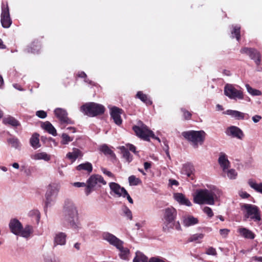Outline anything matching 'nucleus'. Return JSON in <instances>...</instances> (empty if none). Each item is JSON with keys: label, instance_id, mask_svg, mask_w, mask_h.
<instances>
[{"label": "nucleus", "instance_id": "nucleus-1", "mask_svg": "<svg viewBox=\"0 0 262 262\" xmlns=\"http://www.w3.org/2000/svg\"><path fill=\"white\" fill-rule=\"evenodd\" d=\"M221 194L222 191L220 189L212 186L209 190H197L193 196V201L194 203L200 205L206 204L212 205L214 204L215 200H217Z\"/></svg>", "mask_w": 262, "mask_h": 262}, {"label": "nucleus", "instance_id": "nucleus-2", "mask_svg": "<svg viewBox=\"0 0 262 262\" xmlns=\"http://www.w3.org/2000/svg\"><path fill=\"white\" fill-rule=\"evenodd\" d=\"M64 220L70 224V226L76 230L81 228L78 222V212L75 204L69 199L64 201L63 208Z\"/></svg>", "mask_w": 262, "mask_h": 262}, {"label": "nucleus", "instance_id": "nucleus-3", "mask_svg": "<svg viewBox=\"0 0 262 262\" xmlns=\"http://www.w3.org/2000/svg\"><path fill=\"white\" fill-rule=\"evenodd\" d=\"M102 238L107 241L110 245L115 247L119 251L120 257L124 260L128 259L129 250L126 247H124V242L116 236L109 232H104L102 234Z\"/></svg>", "mask_w": 262, "mask_h": 262}, {"label": "nucleus", "instance_id": "nucleus-4", "mask_svg": "<svg viewBox=\"0 0 262 262\" xmlns=\"http://www.w3.org/2000/svg\"><path fill=\"white\" fill-rule=\"evenodd\" d=\"M80 111L89 117H96L103 115L106 108L101 104L95 102H87L81 106Z\"/></svg>", "mask_w": 262, "mask_h": 262}, {"label": "nucleus", "instance_id": "nucleus-5", "mask_svg": "<svg viewBox=\"0 0 262 262\" xmlns=\"http://www.w3.org/2000/svg\"><path fill=\"white\" fill-rule=\"evenodd\" d=\"M9 226L12 233L25 238L29 237L33 232L32 226L28 225L23 228L21 223L16 219L10 220Z\"/></svg>", "mask_w": 262, "mask_h": 262}, {"label": "nucleus", "instance_id": "nucleus-6", "mask_svg": "<svg viewBox=\"0 0 262 262\" xmlns=\"http://www.w3.org/2000/svg\"><path fill=\"white\" fill-rule=\"evenodd\" d=\"M182 136L191 143L194 148H197L199 144L202 145L204 141L206 134L203 130H190L184 132Z\"/></svg>", "mask_w": 262, "mask_h": 262}, {"label": "nucleus", "instance_id": "nucleus-7", "mask_svg": "<svg viewBox=\"0 0 262 262\" xmlns=\"http://www.w3.org/2000/svg\"><path fill=\"white\" fill-rule=\"evenodd\" d=\"M133 129L138 137L145 141H149V138L151 137L157 140L159 142H160V139L158 137H156L153 132L150 130L141 121L138 122V125L134 126Z\"/></svg>", "mask_w": 262, "mask_h": 262}, {"label": "nucleus", "instance_id": "nucleus-8", "mask_svg": "<svg viewBox=\"0 0 262 262\" xmlns=\"http://www.w3.org/2000/svg\"><path fill=\"white\" fill-rule=\"evenodd\" d=\"M60 187V184L58 182L52 183L48 185L45 195V204L47 207L50 206L52 203L55 202Z\"/></svg>", "mask_w": 262, "mask_h": 262}, {"label": "nucleus", "instance_id": "nucleus-9", "mask_svg": "<svg viewBox=\"0 0 262 262\" xmlns=\"http://www.w3.org/2000/svg\"><path fill=\"white\" fill-rule=\"evenodd\" d=\"M242 209L245 210L244 214L245 218H250L255 222L261 220L260 211L257 206L250 204H244L242 206Z\"/></svg>", "mask_w": 262, "mask_h": 262}, {"label": "nucleus", "instance_id": "nucleus-10", "mask_svg": "<svg viewBox=\"0 0 262 262\" xmlns=\"http://www.w3.org/2000/svg\"><path fill=\"white\" fill-rule=\"evenodd\" d=\"M224 94L229 98H243V89L237 85L227 83L224 86Z\"/></svg>", "mask_w": 262, "mask_h": 262}, {"label": "nucleus", "instance_id": "nucleus-11", "mask_svg": "<svg viewBox=\"0 0 262 262\" xmlns=\"http://www.w3.org/2000/svg\"><path fill=\"white\" fill-rule=\"evenodd\" d=\"M1 9V22L2 26L4 28H9L12 23V20L10 17L8 2H6V4L2 2Z\"/></svg>", "mask_w": 262, "mask_h": 262}, {"label": "nucleus", "instance_id": "nucleus-12", "mask_svg": "<svg viewBox=\"0 0 262 262\" xmlns=\"http://www.w3.org/2000/svg\"><path fill=\"white\" fill-rule=\"evenodd\" d=\"M241 53L242 54H246L253 60H255V62L257 66H259L261 63V55L260 53L256 49L251 48L244 47L241 49Z\"/></svg>", "mask_w": 262, "mask_h": 262}, {"label": "nucleus", "instance_id": "nucleus-13", "mask_svg": "<svg viewBox=\"0 0 262 262\" xmlns=\"http://www.w3.org/2000/svg\"><path fill=\"white\" fill-rule=\"evenodd\" d=\"M56 117L59 120L61 124H73L72 121L68 117V113L65 110L61 108H57L54 110Z\"/></svg>", "mask_w": 262, "mask_h": 262}, {"label": "nucleus", "instance_id": "nucleus-14", "mask_svg": "<svg viewBox=\"0 0 262 262\" xmlns=\"http://www.w3.org/2000/svg\"><path fill=\"white\" fill-rule=\"evenodd\" d=\"M123 111L121 108L117 106H113L110 108V116L113 119L114 123L117 125H120L122 123L121 115Z\"/></svg>", "mask_w": 262, "mask_h": 262}, {"label": "nucleus", "instance_id": "nucleus-15", "mask_svg": "<svg viewBox=\"0 0 262 262\" xmlns=\"http://www.w3.org/2000/svg\"><path fill=\"white\" fill-rule=\"evenodd\" d=\"M177 210L173 207L167 208L165 209L164 218L165 220L166 226L171 224L174 221L177 217Z\"/></svg>", "mask_w": 262, "mask_h": 262}, {"label": "nucleus", "instance_id": "nucleus-16", "mask_svg": "<svg viewBox=\"0 0 262 262\" xmlns=\"http://www.w3.org/2000/svg\"><path fill=\"white\" fill-rule=\"evenodd\" d=\"M226 134L228 136L236 138L238 139H242L244 136L243 131L238 127L231 126L227 128Z\"/></svg>", "mask_w": 262, "mask_h": 262}, {"label": "nucleus", "instance_id": "nucleus-17", "mask_svg": "<svg viewBox=\"0 0 262 262\" xmlns=\"http://www.w3.org/2000/svg\"><path fill=\"white\" fill-rule=\"evenodd\" d=\"M223 114L229 115L236 120H247L249 118L248 114L235 110H228L224 112Z\"/></svg>", "mask_w": 262, "mask_h": 262}, {"label": "nucleus", "instance_id": "nucleus-18", "mask_svg": "<svg viewBox=\"0 0 262 262\" xmlns=\"http://www.w3.org/2000/svg\"><path fill=\"white\" fill-rule=\"evenodd\" d=\"M86 183H89L91 186L94 188L96 186L99 184L105 185L106 182L101 176L93 174L89 178Z\"/></svg>", "mask_w": 262, "mask_h": 262}, {"label": "nucleus", "instance_id": "nucleus-19", "mask_svg": "<svg viewBox=\"0 0 262 262\" xmlns=\"http://www.w3.org/2000/svg\"><path fill=\"white\" fill-rule=\"evenodd\" d=\"M67 234L62 232L56 233L54 237V246H63L66 243Z\"/></svg>", "mask_w": 262, "mask_h": 262}, {"label": "nucleus", "instance_id": "nucleus-20", "mask_svg": "<svg viewBox=\"0 0 262 262\" xmlns=\"http://www.w3.org/2000/svg\"><path fill=\"white\" fill-rule=\"evenodd\" d=\"M41 49L40 42L38 39L34 40L31 44L27 47L26 51L27 53H32L33 54L38 53Z\"/></svg>", "mask_w": 262, "mask_h": 262}, {"label": "nucleus", "instance_id": "nucleus-21", "mask_svg": "<svg viewBox=\"0 0 262 262\" xmlns=\"http://www.w3.org/2000/svg\"><path fill=\"white\" fill-rule=\"evenodd\" d=\"M110 188L112 192H113L118 196L120 197L123 195L125 191V189L115 182H111L109 183Z\"/></svg>", "mask_w": 262, "mask_h": 262}, {"label": "nucleus", "instance_id": "nucleus-22", "mask_svg": "<svg viewBox=\"0 0 262 262\" xmlns=\"http://www.w3.org/2000/svg\"><path fill=\"white\" fill-rule=\"evenodd\" d=\"M218 162L223 169V172H226L230 167V162L227 159V155L224 152H221L218 159Z\"/></svg>", "mask_w": 262, "mask_h": 262}, {"label": "nucleus", "instance_id": "nucleus-23", "mask_svg": "<svg viewBox=\"0 0 262 262\" xmlns=\"http://www.w3.org/2000/svg\"><path fill=\"white\" fill-rule=\"evenodd\" d=\"M3 123L5 125H9L14 127H17L20 125V122L13 116L8 115L3 119Z\"/></svg>", "mask_w": 262, "mask_h": 262}, {"label": "nucleus", "instance_id": "nucleus-24", "mask_svg": "<svg viewBox=\"0 0 262 262\" xmlns=\"http://www.w3.org/2000/svg\"><path fill=\"white\" fill-rule=\"evenodd\" d=\"M174 199L181 205L191 206V203L187 199L185 195L181 193H176L174 194Z\"/></svg>", "mask_w": 262, "mask_h": 262}, {"label": "nucleus", "instance_id": "nucleus-25", "mask_svg": "<svg viewBox=\"0 0 262 262\" xmlns=\"http://www.w3.org/2000/svg\"><path fill=\"white\" fill-rule=\"evenodd\" d=\"M238 232L246 238L252 239L255 237V234L251 230L246 228L241 227L238 228Z\"/></svg>", "mask_w": 262, "mask_h": 262}, {"label": "nucleus", "instance_id": "nucleus-26", "mask_svg": "<svg viewBox=\"0 0 262 262\" xmlns=\"http://www.w3.org/2000/svg\"><path fill=\"white\" fill-rule=\"evenodd\" d=\"M39 135L38 134L34 133L30 139V143L31 146L34 149H37L41 146L39 139Z\"/></svg>", "mask_w": 262, "mask_h": 262}, {"label": "nucleus", "instance_id": "nucleus-27", "mask_svg": "<svg viewBox=\"0 0 262 262\" xmlns=\"http://www.w3.org/2000/svg\"><path fill=\"white\" fill-rule=\"evenodd\" d=\"M198 223V219L191 215L184 216L183 220V225L186 227L194 225Z\"/></svg>", "mask_w": 262, "mask_h": 262}, {"label": "nucleus", "instance_id": "nucleus-28", "mask_svg": "<svg viewBox=\"0 0 262 262\" xmlns=\"http://www.w3.org/2000/svg\"><path fill=\"white\" fill-rule=\"evenodd\" d=\"M41 127L53 136H56L57 135L56 129L50 122L46 121L44 122L41 125Z\"/></svg>", "mask_w": 262, "mask_h": 262}, {"label": "nucleus", "instance_id": "nucleus-29", "mask_svg": "<svg viewBox=\"0 0 262 262\" xmlns=\"http://www.w3.org/2000/svg\"><path fill=\"white\" fill-rule=\"evenodd\" d=\"M31 158L35 160H43L45 161H49L51 159V156L45 152L35 154Z\"/></svg>", "mask_w": 262, "mask_h": 262}, {"label": "nucleus", "instance_id": "nucleus-30", "mask_svg": "<svg viewBox=\"0 0 262 262\" xmlns=\"http://www.w3.org/2000/svg\"><path fill=\"white\" fill-rule=\"evenodd\" d=\"M248 184L251 188L262 194V183L258 184L255 180L250 179L248 180Z\"/></svg>", "mask_w": 262, "mask_h": 262}, {"label": "nucleus", "instance_id": "nucleus-31", "mask_svg": "<svg viewBox=\"0 0 262 262\" xmlns=\"http://www.w3.org/2000/svg\"><path fill=\"white\" fill-rule=\"evenodd\" d=\"M194 170L193 166L190 163L185 164L181 170V172L183 174L186 175L188 177H190Z\"/></svg>", "mask_w": 262, "mask_h": 262}, {"label": "nucleus", "instance_id": "nucleus-32", "mask_svg": "<svg viewBox=\"0 0 262 262\" xmlns=\"http://www.w3.org/2000/svg\"><path fill=\"white\" fill-rule=\"evenodd\" d=\"M81 156V151L79 149L74 148L72 152H69L67 154V157L72 160V161H75L76 159L79 157Z\"/></svg>", "mask_w": 262, "mask_h": 262}, {"label": "nucleus", "instance_id": "nucleus-33", "mask_svg": "<svg viewBox=\"0 0 262 262\" xmlns=\"http://www.w3.org/2000/svg\"><path fill=\"white\" fill-rule=\"evenodd\" d=\"M77 170H84L87 171L89 173L92 171L93 166L91 163L90 162H85L82 163L78 165L76 167Z\"/></svg>", "mask_w": 262, "mask_h": 262}, {"label": "nucleus", "instance_id": "nucleus-34", "mask_svg": "<svg viewBox=\"0 0 262 262\" xmlns=\"http://www.w3.org/2000/svg\"><path fill=\"white\" fill-rule=\"evenodd\" d=\"M7 142L12 147L15 149H20L21 143L18 138L15 137L9 138L7 140Z\"/></svg>", "mask_w": 262, "mask_h": 262}, {"label": "nucleus", "instance_id": "nucleus-35", "mask_svg": "<svg viewBox=\"0 0 262 262\" xmlns=\"http://www.w3.org/2000/svg\"><path fill=\"white\" fill-rule=\"evenodd\" d=\"M148 262V258L142 252L137 251L136 253V256L133 259V262Z\"/></svg>", "mask_w": 262, "mask_h": 262}, {"label": "nucleus", "instance_id": "nucleus-36", "mask_svg": "<svg viewBox=\"0 0 262 262\" xmlns=\"http://www.w3.org/2000/svg\"><path fill=\"white\" fill-rule=\"evenodd\" d=\"M121 153L123 157L128 162H130L132 160V157L130 154L125 146H121L120 147Z\"/></svg>", "mask_w": 262, "mask_h": 262}, {"label": "nucleus", "instance_id": "nucleus-37", "mask_svg": "<svg viewBox=\"0 0 262 262\" xmlns=\"http://www.w3.org/2000/svg\"><path fill=\"white\" fill-rule=\"evenodd\" d=\"M246 87L248 92L253 96H260L261 95V91L252 88L249 84H247Z\"/></svg>", "mask_w": 262, "mask_h": 262}, {"label": "nucleus", "instance_id": "nucleus-38", "mask_svg": "<svg viewBox=\"0 0 262 262\" xmlns=\"http://www.w3.org/2000/svg\"><path fill=\"white\" fill-rule=\"evenodd\" d=\"M232 37H235L237 41L241 39V27L238 26H234L233 30L231 31Z\"/></svg>", "mask_w": 262, "mask_h": 262}, {"label": "nucleus", "instance_id": "nucleus-39", "mask_svg": "<svg viewBox=\"0 0 262 262\" xmlns=\"http://www.w3.org/2000/svg\"><path fill=\"white\" fill-rule=\"evenodd\" d=\"M100 150L105 155H112L114 154L113 151L106 144L102 145L100 148Z\"/></svg>", "mask_w": 262, "mask_h": 262}, {"label": "nucleus", "instance_id": "nucleus-40", "mask_svg": "<svg viewBox=\"0 0 262 262\" xmlns=\"http://www.w3.org/2000/svg\"><path fill=\"white\" fill-rule=\"evenodd\" d=\"M224 172L227 173V177L230 179H235L237 176V173L235 170L233 169H230L229 170L227 169L226 171Z\"/></svg>", "mask_w": 262, "mask_h": 262}, {"label": "nucleus", "instance_id": "nucleus-41", "mask_svg": "<svg viewBox=\"0 0 262 262\" xmlns=\"http://www.w3.org/2000/svg\"><path fill=\"white\" fill-rule=\"evenodd\" d=\"M128 182L130 185H137L140 183H141V181L139 179L136 178L135 176H130L128 178Z\"/></svg>", "mask_w": 262, "mask_h": 262}, {"label": "nucleus", "instance_id": "nucleus-42", "mask_svg": "<svg viewBox=\"0 0 262 262\" xmlns=\"http://www.w3.org/2000/svg\"><path fill=\"white\" fill-rule=\"evenodd\" d=\"M123 215L127 217L128 219L132 220L133 219L132 213L130 210L127 207L124 206L122 208Z\"/></svg>", "mask_w": 262, "mask_h": 262}, {"label": "nucleus", "instance_id": "nucleus-43", "mask_svg": "<svg viewBox=\"0 0 262 262\" xmlns=\"http://www.w3.org/2000/svg\"><path fill=\"white\" fill-rule=\"evenodd\" d=\"M61 138V143L64 145L68 144L70 142L73 140L72 138L65 133L62 134Z\"/></svg>", "mask_w": 262, "mask_h": 262}, {"label": "nucleus", "instance_id": "nucleus-44", "mask_svg": "<svg viewBox=\"0 0 262 262\" xmlns=\"http://www.w3.org/2000/svg\"><path fill=\"white\" fill-rule=\"evenodd\" d=\"M204 237V235L202 233H197L192 235L189 238V242L197 241L199 239H202Z\"/></svg>", "mask_w": 262, "mask_h": 262}, {"label": "nucleus", "instance_id": "nucleus-45", "mask_svg": "<svg viewBox=\"0 0 262 262\" xmlns=\"http://www.w3.org/2000/svg\"><path fill=\"white\" fill-rule=\"evenodd\" d=\"M168 226H169L170 228H175L176 230L178 231L181 230V225L179 221L175 222L174 221L172 222V223H171V224H169Z\"/></svg>", "mask_w": 262, "mask_h": 262}, {"label": "nucleus", "instance_id": "nucleus-46", "mask_svg": "<svg viewBox=\"0 0 262 262\" xmlns=\"http://www.w3.org/2000/svg\"><path fill=\"white\" fill-rule=\"evenodd\" d=\"M181 111L183 113V117L186 120H189L191 117V114L186 110L184 108H181Z\"/></svg>", "mask_w": 262, "mask_h": 262}, {"label": "nucleus", "instance_id": "nucleus-47", "mask_svg": "<svg viewBox=\"0 0 262 262\" xmlns=\"http://www.w3.org/2000/svg\"><path fill=\"white\" fill-rule=\"evenodd\" d=\"M203 211L209 217H212L213 216V213L212 209L209 207H205L203 209Z\"/></svg>", "mask_w": 262, "mask_h": 262}, {"label": "nucleus", "instance_id": "nucleus-48", "mask_svg": "<svg viewBox=\"0 0 262 262\" xmlns=\"http://www.w3.org/2000/svg\"><path fill=\"white\" fill-rule=\"evenodd\" d=\"M86 187L84 190L85 194L86 196L89 195L94 190V187L91 186L89 183H86Z\"/></svg>", "mask_w": 262, "mask_h": 262}, {"label": "nucleus", "instance_id": "nucleus-49", "mask_svg": "<svg viewBox=\"0 0 262 262\" xmlns=\"http://www.w3.org/2000/svg\"><path fill=\"white\" fill-rule=\"evenodd\" d=\"M206 254L210 255H216L217 253L215 248L213 247H210L207 250Z\"/></svg>", "mask_w": 262, "mask_h": 262}, {"label": "nucleus", "instance_id": "nucleus-50", "mask_svg": "<svg viewBox=\"0 0 262 262\" xmlns=\"http://www.w3.org/2000/svg\"><path fill=\"white\" fill-rule=\"evenodd\" d=\"M36 115L37 117L40 118H45L47 117V113L43 111H38L36 113Z\"/></svg>", "mask_w": 262, "mask_h": 262}, {"label": "nucleus", "instance_id": "nucleus-51", "mask_svg": "<svg viewBox=\"0 0 262 262\" xmlns=\"http://www.w3.org/2000/svg\"><path fill=\"white\" fill-rule=\"evenodd\" d=\"M29 214H30V215H31V216L34 215L36 217L37 221V222L39 221V220L40 219V214L38 210L31 211L30 212Z\"/></svg>", "mask_w": 262, "mask_h": 262}, {"label": "nucleus", "instance_id": "nucleus-52", "mask_svg": "<svg viewBox=\"0 0 262 262\" xmlns=\"http://www.w3.org/2000/svg\"><path fill=\"white\" fill-rule=\"evenodd\" d=\"M229 232L230 230L228 229H222L220 230V234L224 237H226Z\"/></svg>", "mask_w": 262, "mask_h": 262}, {"label": "nucleus", "instance_id": "nucleus-53", "mask_svg": "<svg viewBox=\"0 0 262 262\" xmlns=\"http://www.w3.org/2000/svg\"><path fill=\"white\" fill-rule=\"evenodd\" d=\"M101 171H102V172L104 174H106V176H107L108 177H111V178L114 177V174H113L111 171L107 170L106 169H105L104 168H101Z\"/></svg>", "mask_w": 262, "mask_h": 262}, {"label": "nucleus", "instance_id": "nucleus-54", "mask_svg": "<svg viewBox=\"0 0 262 262\" xmlns=\"http://www.w3.org/2000/svg\"><path fill=\"white\" fill-rule=\"evenodd\" d=\"M126 148H127V150L129 149L131 151L133 152L135 154H137L138 152L136 150V147L131 144H126Z\"/></svg>", "mask_w": 262, "mask_h": 262}, {"label": "nucleus", "instance_id": "nucleus-55", "mask_svg": "<svg viewBox=\"0 0 262 262\" xmlns=\"http://www.w3.org/2000/svg\"><path fill=\"white\" fill-rule=\"evenodd\" d=\"M239 195L243 199H247L250 196V195L249 193L243 191H239Z\"/></svg>", "mask_w": 262, "mask_h": 262}, {"label": "nucleus", "instance_id": "nucleus-56", "mask_svg": "<svg viewBox=\"0 0 262 262\" xmlns=\"http://www.w3.org/2000/svg\"><path fill=\"white\" fill-rule=\"evenodd\" d=\"M136 98H147V95L143 94L142 91H139L136 94Z\"/></svg>", "mask_w": 262, "mask_h": 262}, {"label": "nucleus", "instance_id": "nucleus-57", "mask_svg": "<svg viewBox=\"0 0 262 262\" xmlns=\"http://www.w3.org/2000/svg\"><path fill=\"white\" fill-rule=\"evenodd\" d=\"M122 196L123 198L126 197L130 203H131V204L133 203V199L131 198V197L130 196L129 194L127 193L126 190H125V191L124 192V193H123V195H122Z\"/></svg>", "mask_w": 262, "mask_h": 262}, {"label": "nucleus", "instance_id": "nucleus-58", "mask_svg": "<svg viewBox=\"0 0 262 262\" xmlns=\"http://www.w3.org/2000/svg\"><path fill=\"white\" fill-rule=\"evenodd\" d=\"M148 262H165L162 259L157 257H153L149 259Z\"/></svg>", "mask_w": 262, "mask_h": 262}, {"label": "nucleus", "instance_id": "nucleus-59", "mask_svg": "<svg viewBox=\"0 0 262 262\" xmlns=\"http://www.w3.org/2000/svg\"><path fill=\"white\" fill-rule=\"evenodd\" d=\"M261 119V117L260 115H255L252 117V121L254 123L258 122Z\"/></svg>", "mask_w": 262, "mask_h": 262}, {"label": "nucleus", "instance_id": "nucleus-60", "mask_svg": "<svg viewBox=\"0 0 262 262\" xmlns=\"http://www.w3.org/2000/svg\"><path fill=\"white\" fill-rule=\"evenodd\" d=\"M73 185L76 187H85L86 186V184L83 182H75L73 183Z\"/></svg>", "mask_w": 262, "mask_h": 262}, {"label": "nucleus", "instance_id": "nucleus-61", "mask_svg": "<svg viewBox=\"0 0 262 262\" xmlns=\"http://www.w3.org/2000/svg\"><path fill=\"white\" fill-rule=\"evenodd\" d=\"M72 82V80L68 77L63 80V83L66 86H68Z\"/></svg>", "mask_w": 262, "mask_h": 262}, {"label": "nucleus", "instance_id": "nucleus-62", "mask_svg": "<svg viewBox=\"0 0 262 262\" xmlns=\"http://www.w3.org/2000/svg\"><path fill=\"white\" fill-rule=\"evenodd\" d=\"M141 101L146 105H151L152 102L150 99H141Z\"/></svg>", "mask_w": 262, "mask_h": 262}, {"label": "nucleus", "instance_id": "nucleus-63", "mask_svg": "<svg viewBox=\"0 0 262 262\" xmlns=\"http://www.w3.org/2000/svg\"><path fill=\"white\" fill-rule=\"evenodd\" d=\"M169 182L170 185L171 186H172V185L178 186L179 185L178 182L176 180L170 179L169 180Z\"/></svg>", "mask_w": 262, "mask_h": 262}, {"label": "nucleus", "instance_id": "nucleus-64", "mask_svg": "<svg viewBox=\"0 0 262 262\" xmlns=\"http://www.w3.org/2000/svg\"><path fill=\"white\" fill-rule=\"evenodd\" d=\"M77 77L84 78L86 77V75L84 72H80L78 73Z\"/></svg>", "mask_w": 262, "mask_h": 262}]
</instances>
